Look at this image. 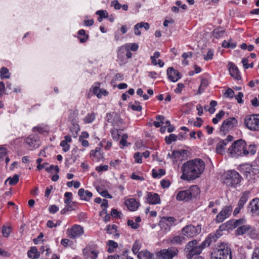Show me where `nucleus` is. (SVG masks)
Listing matches in <instances>:
<instances>
[{"mask_svg":"<svg viewBox=\"0 0 259 259\" xmlns=\"http://www.w3.org/2000/svg\"><path fill=\"white\" fill-rule=\"evenodd\" d=\"M127 224L128 226H130L132 229H134L138 228L140 226L138 224L134 223V221L131 220H128Z\"/></svg>","mask_w":259,"mask_h":259,"instance_id":"obj_55","label":"nucleus"},{"mask_svg":"<svg viewBox=\"0 0 259 259\" xmlns=\"http://www.w3.org/2000/svg\"><path fill=\"white\" fill-rule=\"evenodd\" d=\"M68 236L71 239H75L81 236L84 232L83 228L80 225H74L67 230Z\"/></svg>","mask_w":259,"mask_h":259,"instance_id":"obj_13","label":"nucleus"},{"mask_svg":"<svg viewBox=\"0 0 259 259\" xmlns=\"http://www.w3.org/2000/svg\"><path fill=\"white\" fill-rule=\"evenodd\" d=\"M213 56V51L209 49L207 53V55L204 57V59L206 61L211 60Z\"/></svg>","mask_w":259,"mask_h":259,"instance_id":"obj_54","label":"nucleus"},{"mask_svg":"<svg viewBox=\"0 0 259 259\" xmlns=\"http://www.w3.org/2000/svg\"><path fill=\"white\" fill-rule=\"evenodd\" d=\"M251 229V226L249 225H242L238 227L235 230V234L239 236H242L245 234H248L249 229Z\"/></svg>","mask_w":259,"mask_h":259,"instance_id":"obj_24","label":"nucleus"},{"mask_svg":"<svg viewBox=\"0 0 259 259\" xmlns=\"http://www.w3.org/2000/svg\"><path fill=\"white\" fill-rule=\"evenodd\" d=\"M205 166V163L201 159L195 158L188 161L182 166L183 174L181 179L187 181L195 180L203 173Z\"/></svg>","mask_w":259,"mask_h":259,"instance_id":"obj_1","label":"nucleus"},{"mask_svg":"<svg viewBox=\"0 0 259 259\" xmlns=\"http://www.w3.org/2000/svg\"><path fill=\"white\" fill-rule=\"evenodd\" d=\"M198 242L197 240H193L189 242L185 246V251L187 253V259H192L195 255L200 254L203 249L205 248L202 243L198 245Z\"/></svg>","mask_w":259,"mask_h":259,"instance_id":"obj_4","label":"nucleus"},{"mask_svg":"<svg viewBox=\"0 0 259 259\" xmlns=\"http://www.w3.org/2000/svg\"><path fill=\"white\" fill-rule=\"evenodd\" d=\"M140 248V244L139 243L138 241H135L132 247V251L133 253L135 254H137L139 252Z\"/></svg>","mask_w":259,"mask_h":259,"instance_id":"obj_48","label":"nucleus"},{"mask_svg":"<svg viewBox=\"0 0 259 259\" xmlns=\"http://www.w3.org/2000/svg\"><path fill=\"white\" fill-rule=\"evenodd\" d=\"M229 65V71L230 75L237 80L240 79L241 75L237 67L233 63H230Z\"/></svg>","mask_w":259,"mask_h":259,"instance_id":"obj_20","label":"nucleus"},{"mask_svg":"<svg viewBox=\"0 0 259 259\" xmlns=\"http://www.w3.org/2000/svg\"><path fill=\"white\" fill-rule=\"evenodd\" d=\"M78 112L77 111H73L69 115V119L71 121V123L77 122Z\"/></svg>","mask_w":259,"mask_h":259,"instance_id":"obj_44","label":"nucleus"},{"mask_svg":"<svg viewBox=\"0 0 259 259\" xmlns=\"http://www.w3.org/2000/svg\"><path fill=\"white\" fill-rule=\"evenodd\" d=\"M53 169H54L57 172H59V168L57 165L54 166L53 165H51L50 166L46 168V170L48 172H51Z\"/></svg>","mask_w":259,"mask_h":259,"instance_id":"obj_57","label":"nucleus"},{"mask_svg":"<svg viewBox=\"0 0 259 259\" xmlns=\"http://www.w3.org/2000/svg\"><path fill=\"white\" fill-rule=\"evenodd\" d=\"M232 210L233 207L231 205L225 206L222 210L217 214L214 221L218 224L223 222L226 219L230 217Z\"/></svg>","mask_w":259,"mask_h":259,"instance_id":"obj_9","label":"nucleus"},{"mask_svg":"<svg viewBox=\"0 0 259 259\" xmlns=\"http://www.w3.org/2000/svg\"><path fill=\"white\" fill-rule=\"evenodd\" d=\"M107 245L109 246L107 251L109 253H112L114 251V249L118 247L117 243L113 240H109L107 242Z\"/></svg>","mask_w":259,"mask_h":259,"instance_id":"obj_33","label":"nucleus"},{"mask_svg":"<svg viewBox=\"0 0 259 259\" xmlns=\"http://www.w3.org/2000/svg\"><path fill=\"white\" fill-rule=\"evenodd\" d=\"M129 107H131L133 110L140 111L142 110V107L140 105H134L130 103Z\"/></svg>","mask_w":259,"mask_h":259,"instance_id":"obj_58","label":"nucleus"},{"mask_svg":"<svg viewBox=\"0 0 259 259\" xmlns=\"http://www.w3.org/2000/svg\"><path fill=\"white\" fill-rule=\"evenodd\" d=\"M142 155L140 152L135 153L134 154V158L135 162L138 163H141L142 162Z\"/></svg>","mask_w":259,"mask_h":259,"instance_id":"obj_50","label":"nucleus"},{"mask_svg":"<svg viewBox=\"0 0 259 259\" xmlns=\"http://www.w3.org/2000/svg\"><path fill=\"white\" fill-rule=\"evenodd\" d=\"M111 133L113 139L115 141H118L120 137L119 131L116 129L112 130L111 131Z\"/></svg>","mask_w":259,"mask_h":259,"instance_id":"obj_49","label":"nucleus"},{"mask_svg":"<svg viewBox=\"0 0 259 259\" xmlns=\"http://www.w3.org/2000/svg\"><path fill=\"white\" fill-rule=\"evenodd\" d=\"M249 194L250 192L248 191H245L242 193L238 203V205H239L240 207H243L245 203L248 199Z\"/></svg>","mask_w":259,"mask_h":259,"instance_id":"obj_28","label":"nucleus"},{"mask_svg":"<svg viewBox=\"0 0 259 259\" xmlns=\"http://www.w3.org/2000/svg\"><path fill=\"white\" fill-rule=\"evenodd\" d=\"M228 152L231 157L237 158L239 156L253 155L256 153L255 144H250L247 146L246 142L243 139L234 141L228 149Z\"/></svg>","mask_w":259,"mask_h":259,"instance_id":"obj_2","label":"nucleus"},{"mask_svg":"<svg viewBox=\"0 0 259 259\" xmlns=\"http://www.w3.org/2000/svg\"><path fill=\"white\" fill-rule=\"evenodd\" d=\"M247 235L252 239H255L258 236V233L256 229L254 227L251 226V229L248 232Z\"/></svg>","mask_w":259,"mask_h":259,"instance_id":"obj_41","label":"nucleus"},{"mask_svg":"<svg viewBox=\"0 0 259 259\" xmlns=\"http://www.w3.org/2000/svg\"><path fill=\"white\" fill-rule=\"evenodd\" d=\"M100 148L96 147L95 150L90 152V157L94 161H99L102 157Z\"/></svg>","mask_w":259,"mask_h":259,"instance_id":"obj_26","label":"nucleus"},{"mask_svg":"<svg viewBox=\"0 0 259 259\" xmlns=\"http://www.w3.org/2000/svg\"><path fill=\"white\" fill-rule=\"evenodd\" d=\"M2 232L4 237H8L11 232V227L3 226Z\"/></svg>","mask_w":259,"mask_h":259,"instance_id":"obj_43","label":"nucleus"},{"mask_svg":"<svg viewBox=\"0 0 259 259\" xmlns=\"http://www.w3.org/2000/svg\"><path fill=\"white\" fill-rule=\"evenodd\" d=\"M122 122V119L120 118L119 115L116 113L113 114V120L111 121V123L113 125H118L119 123Z\"/></svg>","mask_w":259,"mask_h":259,"instance_id":"obj_46","label":"nucleus"},{"mask_svg":"<svg viewBox=\"0 0 259 259\" xmlns=\"http://www.w3.org/2000/svg\"><path fill=\"white\" fill-rule=\"evenodd\" d=\"M185 241L184 235H176L169 238L168 242L174 245H181Z\"/></svg>","mask_w":259,"mask_h":259,"instance_id":"obj_21","label":"nucleus"},{"mask_svg":"<svg viewBox=\"0 0 259 259\" xmlns=\"http://www.w3.org/2000/svg\"><path fill=\"white\" fill-rule=\"evenodd\" d=\"M141 25L140 23H137L134 26V31L135 34L137 35H141V31L140 30V28H141Z\"/></svg>","mask_w":259,"mask_h":259,"instance_id":"obj_59","label":"nucleus"},{"mask_svg":"<svg viewBox=\"0 0 259 259\" xmlns=\"http://www.w3.org/2000/svg\"><path fill=\"white\" fill-rule=\"evenodd\" d=\"M178 253V250L175 247L163 249L156 253V256L162 259H172Z\"/></svg>","mask_w":259,"mask_h":259,"instance_id":"obj_10","label":"nucleus"},{"mask_svg":"<svg viewBox=\"0 0 259 259\" xmlns=\"http://www.w3.org/2000/svg\"><path fill=\"white\" fill-rule=\"evenodd\" d=\"M78 34L80 35L83 36V37L80 38L79 37V41L81 43H83L85 42L88 38V35L85 34V30L83 29H80L78 31Z\"/></svg>","mask_w":259,"mask_h":259,"instance_id":"obj_45","label":"nucleus"},{"mask_svg":"<svg viewBox=\"0 0 259 259\" xmlns=\"http://www.w3.org/2000/svg\"><path fill=\"white\" fill-rule=\"evenodd\" d=\"M27 255L30 258L36 259L39 256V252L36 247H31L30 249L28 251Z\"/></svg>","mask_w":259,"mask_h":259,"instance_id":"obj_27","label":"nucleus"},{"mask_svg":"<svg viewBox=\"0 0 259 259\" xmlns=\"http://www.w3.org/2000/svg\"><path fill=\"white\" fill-rule=\"evenodd\" d=\"M127 52V47L124 46L120 47L117 52V58L119 60V65H122L127 62L125 58V53Z\"/></svg>","mask_w":259,"mask_h":259,"instance_id":"obj_17","label":"nucleus"},{"mask_svg":"<svg viewBox=\"0 0 259 259\" xmlns=\"http://www.w3.org/2000/svg\"><path fill=\"white\" fill-rule=\"evenodd\" d=\"M143 256L146 259H153V254L148 250L143 252Z\"/></svg>","mask_w":259,"mask_h":259,"instance_id":"obj_62","label":"nucleus"},{"mask_svg":"<svg viewBox=\"0 0 259 259\" xmlns=\"http://www.w3.org/2000/svg\"><path fill=\"white\" fill-rule=\"evenodd\" d=\"M240 172L248 181L255 179L254 176L255 173L252 166L250 164H245L241 165Z\"/></svg>","mask_w":259,"mask_h":259,"instance_id":"obj_14","label":"nucleus"},{"mask_svg":"<svg viewBox=\"0 0 259 259\" xmlns=\"http://www.w3.org/2000/svg\"><path fill=\"white\" fill-rule=\"evenodd\" d=\"M178 139V136L175 134H171L169 136L165 138V141L167 144H171L172 142L176 141Z\"/></svg>","mask_w":259,"mask_h":259,"instance_id":"obj_40","label":"nucleus"},{"mask_svg":"<svg viewBox=\"0 0 259 259\" xmlns=\"http://www.w3.org/2000/svg\"><path fill=\"white\" fill-rule=\"evenodd\" d=\"M78 194L81 200L87 201H89L93 196L92 192L88 190L85 191L83 188L79 189Z\"/></svg>","mask_w":259,"mask_h":259,"instance_id":"obj_23","label":"nucleus"},{"mask_svg":"<svg viewBox=\"0 0 259 259\" xmlns=\"http://www.w3.org/2000/svg\"><path fill=\"white\" fill-rule=\"evenodd\" d=\"M224 183L229 187H235L242 180L239 174L234 170H230L224 174Z\"/></svg>","mask_w":259,"mask_h":259,"instance_id":"obj_6","label":"nucleus"},{"mask_svg":"<svg viewBox=\"0 0 259 259\" xmlns=\"http://www.w3.org/2000/svg\"><path fill=\"white\" fill-rule=\"evenodd\" d=\"M19 176L18 175H15L12 178L9 177L7 179L5 182V184L9 181V183L10 185H15L19 182Z\"/></svg>","mask_w":259,"mask_h":259,"instance_id":"obj_35","label":"nucleus"},{"mask_svg":"<svg viewBox=\"0 0 259 259\" xmlns=\"http://www.w3.org/2000/svg\"><path fill=\"white\" fill-rule=\"evenodd\" d=\"M237 123V120L235 117H229L223 121L221 126V132H223L224 134H225L229 130L235 126Z\"/></svg>","mask_w":259,"mask_h":259,"instance_id":"obj_12","label":"nucleus"},{"mask_svg":"<svg viewBox=\"0 0 259 259\" xmlns=\"http://www.w3.org/2000/svg\"><path fill=\"white\" fill-rule=\"evenodd\" d=\"M96 85H97V86L94 87L93 88V93L94 95H96L97 98L100 99L102 98V94L99 93V90L100 89H99V86L100 85L99 82H96Z\"/></svg>","mask_w":259,"mask_h":259,"instance_id":"obj_42","label":"nucleus"},{"mask_svg":"<svg viewBox=\"0 0 259 259\" xmlns=\"http://www.w3.org/2000/svg\"><path fill=\"white\" fill-rule=\"evenodd\" d=\"M224 33V30L217 29L213 31L212 34L215 38H219L223 36Z\"/></svg>","mask_w":259,"mask_h":259,"instance_id":"obj_47","label":"nucleus"},{"mask_svg":"<svg viewBox=\"0 0 259 259\" xmlns=\"http://www.w3.org/2000/svg\"><path fill=\"white\" fill-rule=\"evenodd\" d=\"M83 253L84 256L87 257H90L91 259H96L99 251L96 250H90L87 248L83 249Z\"/></svg>","mask_w":259,"mask_h":259,"instance_id":"obj_25","label":"nucleus"},{"mask_svg":"<svg viewBox=\"0 0 259 259\" xmlns=\"http://www.w3.org/2000/svg\"><path fill=\"white\" fill-rule=\"evenodd\" d=\"M111 5V6H113L114 9L116 10H119L121 8V5L117 0H114L112 1Z\"/></svg>","mask_w":259,"mask_h":259,"instance_id":"obj_60","label":"nucleus"},{"mask_svg":"<svg viewBox=\"0 0 259 259\" xmlns=\"http://www.w3.org/2000/svg\"><path fill=\"white\" fill-rule=\"evenodd\" d=\"M226 142V141L223 140L218 143L216 147V151L218 153H221L223 151L225 146L227 145Z\"/></svg>","mask_w":259,"mask_h":259,"instance_id":"obj_37","label":"nucleus"},{"mask_svg":"<svg viewBox=\"0 0 259 259\" xmlns=\"http://www.w3.org/2000/svg\"><path fill=\"white\" fill-rule=\"evenodd\" d=\"M162 219L167 223L170 227L178 224L177 219L172 217H163Z\"/></svg>","mask_w":259,"mask_h":259,"instance_id":"obj_31","label":"nucleus"},{"mask_svg":"<svg viewBox=\"0 0 259 259\" xmlns=\"http://www.w3.org/2000/svg\"><path fill=\"white\" fill-rule=\"evenodd\" d=\"M167 74L168 79L172 82L177 81L182 76L181 74L173 67L167 69Z\"/></svg>","mask_w":259,"mask_h":259,"instance_id":"obj_16","label":"nucleus"},{"mask_svg":"<svg viewBox=\"0 0 259 259\" xmlns=\"http://www.w3.org/2000/svg\"><path fill=\"white\" fill-rule=\"evenodd\" d=\"M60 146L63 147V150L65 152H67L70 148V145L66 141H62L60 143Z\"/></svg>","mask_w":259,"mask_h":259,"instance_id":"obj_51","label":"nucleus"},{"mask_svg":"<svg viewBox=\"0 0 259 259\" xmlns=\"http://www.w3.org/2000/svg\"><path fill=\"white\" fill-rule=\"evenodd\" d=\"M159 226H160L161 229L162 230H164L165 232H169L171 230L170 226H169L168 224L166 223L165 221L162 219L161 218V220L159 223Z\"/></svg>","mask_w":259,"mask_h":259,"instance_id":"obj_32","label":"nucleus"},{"mask_svg":"<svg viewBox=\"0 0 259 259\" xmlns=\"http://www.w3.org/2000/svg\"><path fill=\"white\" fill-rule=\"evenodd\" d=\"M219 237L220 235L219 234L211 233L209 234L205 240L202 242L203 245L205 248L209 246L211 243L215 242Z\"/></svg>","mask_w":259,"mask_h":259,"instance_id":"obj_19","label":"nucleus"},{"mask_svg":"<svg viewBox=\"0 0 259 259\" xmlns=\"http://www.w3.org/2000/svg\"><path fill=\"white\" fill-rule=\"evenodd\" d=\"M247 211L252 216L259 215V198H255L252 199L247 207Z\"/></svg>","mask_w":259,"mask_h":259,"instance_id":"obj_15","label":"nucleus"},{"mask_svg":"<svg viewBox=\"0 0 259 259\" xmlns=\"http://www.w3.org/2000/svg\"><path fill=\"white\" fill-rule=\"evenodd\" d=\"M160 184L163 188H167L169 187L170 185V182L168 180L163 179L162 181H161Z\"/></svg>","mask_w":259,"mask_h":259,"instance_id":"obj_56","label":"nucleus"},{"mask_svg":"<svg viewBox=\"0 0 259 259\" xmlns=\"http://www.w3.org/2000/svg\"><path fill=\"white\" fill-rule=\"evenodd\" d=\"M208 80L205 78L202 79L201 83L198 90L197 94H200L201 93H202L204 91L205 89L208 86Z\"/></svg>","mask_w":259,"mask_h":259,"instance_id":"obj_30","label":"nucleus"},{"mask_svg":"<svg viewBox=\"0 0 259 259\" xmlns=\"http://www.w3.org/2000/svg\"><path fill=\"white\" fill-rule=\"evenodd\" d=\"M49 210L51 213H55L59 210V208L55 205H52L49 206Z\"/></svg>","mask_w":259,"mask_h":259,"instance_id":"obj_64","label":"nucleus"},{"mask_svg":"<svg viewBox=\"0 0 259 259\" xmlns=\"http://www.w3.org/2000/svg\"><path fill=\"white\" fill-rule=\"evenodd\" d=\"M96 115L94 113H89L84 118L83 121L85 123H92L95 119Z\"/></svg>","mask_w":259,"mask_h":259,"instance_id":"obj_39","label":"nucleus"},{"mask_svg":"<svg viewBox=\"0 0 259 259\" xmlns=\"http://www.w3.org/2000/svg\"><path fill=\"white\" fill-rule=\"evenodd\" d=\"M244 122L245 126L250 131H259V114L247 115Z\"/></svg>","mask_w":259,"mask_h":259,"instance_id":"obj_7","label":"nucleus"},{"mask_svg":"<svg viewBox=\"0 0 259 259\" xmlns=\"http://www.w3.org/2000/svg\"><path fill=\"white\" fill-rule=\"evenodd\" d=\"M252 259H259V247L254 249L252 254Z\"/></svg>","mask_w":259,"mask_h":259,"instance_id":"obj_61","label":"nucleus"},{"mask_svg":"<svg viewBox=\"0 0 259 259\" xmlns=\"http://www.w3.org/2000/svg\"><path fill=\"white\" fill-rule=\"evenodd\" d=\"M200 193V190L197 186L194 185L189 189L181 191L177 195L176 199L178 201H188L195 198Z\"/></svg>","mask_w":259,"mask_h":259,"instance_id":"obj_5","label":"nucleus"},{"mask_svg":"<svg viewBox=\"0 0 259 259\" xmlns=\"http://www.w3.org/2000/svg\"><path fill=\"white\" fill-rule=\"evenodd\" d=\"M186 153V151L185 150H174L170 156L174 159H176L179 158L180 156L184 155Z\"/></svg>","mask_w":259,"mask_h":259,"instance_id":"obj_38","label":"nucleus"},{"mask_svg":"<svg viewBox=\"0 0 259 259\" xmlns=\"http://www.w3.org/2000/svg\"><path fill=\"white\" fill-rule=\"evenodd\" d=\"M147 201L149 204H157L160 203V198L157 193L147 192Z\"/></svg>","mask_w":259,"mask_h":259,"instance_id":"obj_18","label":"nucleus"},{"mask_svg":"<svg viewBox=\"0 0 259 259\" xmlns=\"http://www.w3.org/2000/svg\"><path fill=\"white\" fill-rule=\"evenodd\" d=\"M96 14L103 18H105L108 17V13L105 10H98L96 12Z\"/></svg>","mask_w":259,"mask_h":259,"instance_id":"obj_52","label":"nucleus"},{"mask_svg":"<svg viewBox=\"0 0 259 259\" xmlns=\"http://www.w3.org/2000/svg\"><path fill=\"white\" fill-rule=\"evenodd\" d=\"M246 220L244 218H242L238 220L231 219L226 223L222 224L220 228L222 230H233L241 225L244 224Z\"/></svg>","mask_w":259,"mask_h":259,"instance_id":"obj_8","label":"nucleus"},{"mask_svg":"<svg viewBox=\"0 0 259 259\" xmlns=\"http://www.w3.org/2000/svg\"><path fill=\"white\" fill-rule=\"evenodd\" d=\"M152 176L154 178H160L165 174V170L164 169H159L158 170L153 169L152 171Z\"/></svg>","mask_w":259,"mask_h":259,"instance_id":"obj_29","label":"nucleus"},{"mask_svg":"<svg viewBox=\"0 0 259 259\" xmlns=\"http://www.w3.org/2000/svg\"><path fill=\"white\" fill-rule=\"evenodd\" d=\"M201 232L199 226L196 227L193 225H188L182 229V235L189 238H192L199 234Z\"/></svg>","mask_w":259,"mask_h":259,"instance_id":"obj_11","label":"nucleus"},{"mask_svg":"<svg viewBox=\"0 0 259 259\" xmlns=\"http://www.w3.org/2000/svg\"><path fill=\"white\" fill-rule=\"evenodd\" d=\"M108 166L107 165H103L97 166L96 168V170L98 172H101L103 171H106L108 170Z\"/></svg>","mask_w":259,"mask_h":259,"instance_id":"obj_63","label":"nucleus"},{"mask_svg":"<svg viewBox=\"0 0 259 259\" xmlns=\"http://www.w3.org/2000/svg\"><path fill=\"white\" fill-rule=\"evenodd\" d=\"M128 209L131 211H135L139 206V203L135 199L131 198L125 201Z\"/></svg>","mask_w":259,"mask_h":259,"instance_id":"obj_22","label":"nucleus"},{"mask_svg":"<svg viewBox=\"0 0 259 259\" xmlns=\"http://www.w3.org/2000/svg\"><path fill=\"white\" fill-rule=\"evenodd\" d=\"M79 131V127L77 123H72V126L70 127V132L72 133V136L74 138H76L77 135V133Z\"/></svg>","mask_w":259,"mask_h":259,"instance_id":"obj_34","label":"nucleus"},{"mask_svg":"<svg viewBox=\"0 0 259 259\" xmlns=\"http://www.w3.org/2000/svg\"><path fill=\"white\" fill-rule=\"evenodd\" d=\"M225 97L228 98H233L234 96V92L230 88H228L224 94Z\"/></svg>","mask_w":259,"mask_h":259,"instance_id":"obj_53","label":"nucleus"},{"mask_svg":"<svg viewBox=\"0 0 259 259\" xmlns=\"http://www.w3.org/2000/svg\"><path fill=\"white\" fill-rule=\"evenodd\" d=\"M0 77L2 79L10 77L9 70L7 68L3 67L1 69Z\"/></svg>","mask_w":259,"mask_h":259,"instance_id":"obj_36","label":"nucleus"},{"mask_svg":"<svg viewBox=\"0 0 259 259\" xmlns=\"http://www.w3.org/2000/svg\"><path fill=\"white\" fill-rule=\"evenodd\" d=\"M211 259H232V253L228 244L221 243L211 253Z\"/></svg>","mask_w":259,"mask_h":259,"instance_id":"obj_3","label":"nucleus"}]
</instances>
